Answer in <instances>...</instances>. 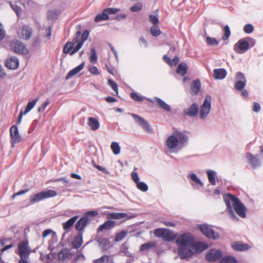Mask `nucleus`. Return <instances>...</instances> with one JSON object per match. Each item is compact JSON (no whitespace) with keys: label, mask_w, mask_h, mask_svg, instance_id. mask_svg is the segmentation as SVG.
<instances>
[{"label":"nucleus","mask_w":263,"mask_h":263,"mask_svg":"<svg viewBox=\"0 0 263 263\" xmlns=\"http://www.w3.org/2000/svg\"><path fill=\"white\" fill-rule=\"evenodd\" d=\"M157 246L156 242L154 241H149L146 243L142 244L140 246V250L142 252H148L153 249H155Z\"/></svg>","instance_id":"obj_27"},{"label":"nucleus","mask_w":263,"mask_h":263,"mask_svg":"<svg viewBox=\"0 0 263 263\" xmlns=\"http://www.w3.org/2000/svg\"><path fill=\"white\" fill-rule=\"evenodd\" d=\"M97 241L102 249H107L110 246V242L107 238L99 237L97 238Z\"/></svg>","instance_id":"obj_35"},{"label":"nucleus","mask_w":263,"mask_h":263,"mask_svg":"<svg viewBox=\"0 0 263 263\" xmlns=\"http://www.w3.org/2000/svg\"><path fill=\"white\" fill-rule=\"evenodd\" d=\"M11 8L15 12L16 14L18 16L22 11V9L16 4H13L11 2H9Z\"/></svg>","instance_id":"obj_53"},{"label":"nucleus","mask_w":263,"mask_h":263,"mask_svg":"<svg viewBox=\"0 0 263 263\" xmlns=\"http://www.w3.org/2000/svg\"><path fill=\"white\" fill-rule=\"evenodd\" d=\"M187 68L188 66L185 63H181L178 65L176 72L182 76H184L187 72Z\"/></svg>","instance_id":"obj_39"},{"label":"nucleus","mask_w":263,"mask_h":263,"mask_svg":"<svg viewBox=\"0 0 263 263\" xmlns=\"http://www.w3.org/2000/svg\"><path fill=\"white\" fill-rule=\"evenodd\" d=\"M246 156L247 161L252 170L256 169L260 166L261 162L257 155H254L250 153H247Z\"/></svg>","instance_id":"obj_15"},{"label":"nucleus","mask_w":263,"mask_h":263,"mask_svg":"<svg viewBox=\"0 0 263 263\" xmlns=\"http://www.w3.org/2000/svg\"><path fill=\"white\" fill-rule=\"evenodd\" d=\"M89 71L91 73V74H95V75H99L100 74V72L99 71V70L98 69V68L96 66H90L89 68V69H88Z\"/></svg>","instance_id":"obj_61"},{"label":"nucleus","mask_w":263,"mask_h":263,"mask_svg":"<svg viewBox=\"0 0 263 263\" xmlns=\"http://www.w3.org/2000/svg\"><path fill=\"white\" fill-rule=\"evenodd\" d=\"M81 35L80 31H77L76 37L72 40V41L66 43L63 48V52L65 54L69 53L70 55V52L74 48V44H77L79 42V37L80 36H81Z\"/></svg>","instance_id":"obj_14"},{"label":"nucleus","mask_w":263,"mask_h":263,"mask_svg":"<svg viewBox=\"0 0 263 263\" xmlns=\"http://www.w3.org/2000/svg\"><path fill=\"white\" fill-rule=\"evenodd\" d=\"M222 252L220 250L211 249L205 255L207 260L211 262L216 261L221 257Z\"/></svg>","instance_id":"obj_16"},{"label":"nucleus","mask_w":263,"mask_h":263,"mask_svg":"<svg viewBox=\"0 0 263 263\" xmlns=\"http://www.w3.org/2000/svg\"><path fill=\"white\" fill-rule=\"evenodd\" d=\"M38 101V99H35V100L29 102L26 106V107L24 111V114H27L28 113L35 105L36 102Z\"/></svg>","instance_id":"obj_44"},{"label":"nucleus","mask_w":263,"mask_h":263,"mask_svg":"<svg viewBox=\"0 0 263 263\" xmlns=\"http://www.w3.org/2000/svg\"><path fill=\"white\" fill-rule=\"evenodd\" d=\"M78 219V216H73L66 222L63 223V228L64 230L68 231Z\"/></svg>","instance_id":"obj_37"},{"label":"nucleus","mask_w":263,"mask_h":263,"mask_svg":"<svg viewBox=\"0 0 263 263\" xmlns=\"http://www.w3.org/2000/svg\"><path fill=\"white\" fill-rule=\"evenodd\" d=\"M155 101L157 102L160 107L162 109L166 110L167 111H170L171 110V107L169 105L166 103L164 101H163L161 99L158 97L154 98Z\"/></svg>","instance_id":"obj_38"},{"label":"nucleus","mask_w":263,"mask_h":263,"mask_svg":"<svg viewBox=\"0 0 263 263\" xmlns=\"http://www.w3.org/2000/svg\"><path fill=\"white\" fill-rule=\"evenodd\" d=\"M223 200L233 219H238L234 210L240 217H246L247 209L238 198L234 195L228 194L223 196Z\"/></svg>","instance_id":"obj_1"},{"label":"nucleus","mask_w":263,"mask_h":263,"mask_svg":"<svg viewBox=\"0 0 263 263\" xmlns=\"http://www.w3.org/2000/svg\"><path fill=\"white\" fill-rule=\"evenodd\" d=\"M234 50L238 54L245 53L248 49V43L246 38L239 40L234 45Z\"/></svg>","instance_id":"obj_13"},{"label":"nucleus","mask_w":263,"mask_h":263,"mask_svg":"<svg viewBox=\"0 0 263 263\" xmlns=\"http://www.w3.org/2000/svg\"><path fill=\"white\" fill-rule=\"evenodd\" d=\"M84 259H85V256L82 253H80L79 254H77L74 257V260L76 262L81 261V260H84Z\"/></svg>","instance_id":"obj_64"},{"label":"nucleus","mask_w":263,"mask_h":263,"mask_svg":"<svg viewBox=\"0 0 263 263\" xmlns=\"http://www.w3.org/2000/svg\"><path fill=\"white\" fill-rule=\"evenodd\" d=\"M151 33L154 36H157L161 34V30L158 25H154L151 28Z\"/></svg>","instance_id":"obj_46"},{"label":"nucleus","mask_w":263,"mask_h":263,"mask_svg":"<svg viewBox=\"0 0 263 263\" xmlns=\"http://www.w3.org/2000/svg\"><path fill=\"white\" fill-rule=\"evenodd\" d=\"M89 60L92 63H96L98 60V57L96 53L95 48H93L91 49V55L89 58Z\"/></svg>","instance_id":"obj_48"},{"label":"nucleus","mask_w":263,"mask_h":263,"mask_svg":"<svg viewBox=\"0 0 263 263\" xmlns=\"http://www.w3.org/2000/svg\"><path fill=\"white\" fill-rule=\"evenodd\" d=\"M127 234V231L125 230L117 233L115 238V241L118 242L122 240L126 237Z\"/></svg>","instance_id":"obj_45"},{"label":"nucleus","mask_w":263,"mask_h":263,"mask_svg":"<svg viewBox=\"0 0 263 263\" xmlns=\"http://www.w3.org/2000/svg\"><path fill=\"white\" fill-rule=\"evenodd\" d=\"M107 217L110 219H128L131 218V217L128 216L127 214L124 213H110L107 215Z\"/></svg>","instance_id":"obj_29"},{"label":"nucleus","mask_w":263,"mask_h":263,"mask_svg":"<svg viewBox=\"0 0 263 263\" xmlns=\"http://www.w3.org/2000/svg\"><path fill=\"white\" fill-rule=\"evenodd\" d=\"M108 83L109 86H111L112 89L118 94V87L117 83L115 82L111 79L108 80Z\"/></svg>","instance_id":"obj_56"},{"label":"nucleus","mask_w":263,"mask_h":263,"mask_svg":"<svg viewBox=\"0 0 263 263\" xmlns=\"http://www.w3.org/2000/svg\"><path fill=\"white\" fill-rule=\"evenodd\" d=\"M176 238V236L173 233V231L165 229V230L163 233V235L162 236V239L166 241H171L174 240Z\"/></svg>","instance_id":"obj_33"},{"label":"nucleus","mask_w":263,"mask_h":263,"mask_svg":"<svg viewBox=\"0 0 263 263\" xmlns=\"http://www.w3.org/2000/svg\"><path fill=\"white\" fill-rule=\"evenodd\" d=\"M110 148L115 155H117L120 154L121 147L117 142H112L111 143Z\"/></svg>","instance_id":"obj_43"},{"label":"nucleus","mask_w":263,"mask_h":263,"mask_svg":"<svg viewBox=\"0 0 263 263\" xmlns=\"http://www.w3.org/2000/svg\"><path fill=\"white\" fill-rule=\"evenodd\" d=\"M6 241V239H2L0 240V259L1 258V256L3 252L11 248L13 246V244H10L5 246Z\"/></svg>","instance_id":"obj_40"},{"label":"nucleus","mask_w":263,"mask_h":263,"mask_svg":"<svg viewBox=\"0 0 263 263\" xmlns=\"http://www.w3.org/2000/svg\"><path fill=\"white\" fill-rule=\"evenodd\" d=\"M199 228L203 234L210 239H216L219 237V234L215 232L211 227L208 224H201L199 226Z\"/></svg>","instance_id":"obj_10"},{"label":"nucleus","mask_w":263,"mask_h":263,"mask_svg":"<svg viewBox=\"0 0 263 263\" xmlns=\"http://www.w3.org/2000/svg\"><path fill=\"white\" fill-rule=\"evenodd\" d=\"M84 65L85 63L83 62L79 66H77L76 67L73 68L70 71H69L66 77V79L68 80L74 75L77 74L84 68Z\"/></svg>","instance_id":"obj_31"},{"label":"nucleus","mask_w":263,"mask_h":263,"mask_svg":"<svg viewBox=\"0 0 263 263\" xmlns=\"http://www.w3.org/2000/svg\"><path fill=\"white\" fill-rule=\"evenodd\" d=\"M208 248V244L205 242L193 241L188 249L181 248L179 256L182 259L191 257L193 254L199 253Z\"/></svg>","instance_id":"obj_3"},{"label":"nucleus","mask_w":263,"mask_h":263,"mask_svg":"<svg viewBox=\"0 0 263 263\" xmlns=\"http://www.w3.org/2000/svg\"><path fill=\"white\" fill-rule=\"evenodd\" d=\"M235 79L236 81L235 88L238 91L242 90L245 87L247 83L245 74L241 72H238L236 74Z\"/></svg>","instance_id":"obj_12"},{"label":"nucleus","mask_w":263,"mask_h":263,"mask_svg":"<svg viewBox=\"0 0 263 263\" xmlns=\"http://www.w3.org/2000/svg\"><path fill=\"white\" fill-rule=\"evenodd\" d=\"M130 97L134 100L137 102H142L143 100V97L136 92H132Z\"/></svg>","instance_id":"obj_52"},{"label":"nucleus","mask_w":263,"mask_h":263,"mask_svg":"<svg viewBox=\"0 0 263 263\" xmlns=\"http://www.w3.org/2000/svg\"><path fill=\"white\" fill-rule=\"evenodd\" d=\"M5 66L10 69H16L19 66V60L15 57H12L5 62Z\"/></svg>","instance_id":"obj_23"},{"label":"nucleus","mask_w":263,"mask_h":263,"mask_svg":"<svg viewBox=\"0 0 263 263\" xmlns=\"http://www.w3.org/2000/svg\"><path fill=\"white\" fill-rule=\"evenodd\" d=\"M136 184L137 187L140 191L142 192H146L148 190V186L147 185L142 181H139Z\"/></svg>","instance_id":"obj_47"},{"label":"nucleus","mask_w":263,"mask_h":263,"mask_svg":"<svg viewBox=\"0 0 263 263\" xmlns=\"http://www.w3.org/2000/svg\"><path fill=\"white\" fill-rule=\"evenodd\" d=\"M188 177L193 181V182L191 183V185L194 189H199L200 187L203 186V183L195 173H192L189 174Z\"/></svg>","instance_id":"obj_21"},{"label":"nucleus","mask_w":263,"mask_h":263,"mask_svg":"<svg viewBox=\"0 0 263 263\" xmlns=\"http://www.w3.org/2000/svg\"><path fill=\"white\" fill-rule=\"evenodd\" d=\"M247 42L248 43V47H253L256 44V41L252 38L248 37L246 38Z\"/></svg>","instance_id":"obj_62"},{"label":"nucleus","mask_w":263,"mask_h":263,"mask_svg":"<svg viewBox=\"0 0 263 263\" xmlns=\"http://www.w3.org/2000/svg\"><path fill=\"white\" fill-rule=\"evenodd\" d=\"M254 30V27L252 24H249L246 25L243 27V31L246 33H251Z\"/></svg>","instance_id":"obj_59"},{"label":"nucleus","mask_w":263,"mask_h":263,"mask_svg":"<svg viewBox=\"0 0 263 263\" xmlns=\"http://www.w3.org/2000/svg\"><path fill=\"white\" fill-rule=\"evenodd\" d=\"M88 125L90 127L91 129L93 131L97 130L100 127L99 120L94 117H89L88 119Z\"/></svg>","instance_id":"obj_30"},{"label":"nucleus","mask_w":263,"mask_h":263,"mask_svg":"<svg viewBox=\"0 0 263 263\" xmlns=\"http://www.w3.org/2000/svg\"><path fill=\"white\" fill-rule=\"evenodd\" d=\"M10 48L14 52L18 54L27 55L29 53L28 49L24 44L18 40L11 42Z\"/></svg>","instance_id":"obj_7"},{"label":"nucleus","mask_w":263,"mask_h":263,"mask_svg":"<svg viewBox=\"0 0 263 263\" xmlns=\"http://www.w3.org/2000/svg\"><path fill=\"white\" fill-rule=\"evenodd\" d=\"M10 137L11 139V144L12 147H14L15 143L21 142L22 138L19 135L17 127L16 125H13L10 129Z\"/></svg>","instance_id":"obj_17"},{"label":"nucleus","mask_w":263,"mask_h":263,"mask_svg":"<svg viewBox=\"0 0 263 263\" xmlns=\"http://www.w3.org/2000/svg\"><path fill=\"white\" fill-rule=\"evenodd\" d=\"M227 74V72L225 69L218 68L215 69L213 70V77L215 80H223Z\"/></svg>","instance_id":"obj_26"},{"label":"nucleus","mask_w":263,"mask_h":263,"mask_svg":"<svg viewBox=\"0 0 263 263\" xmlns=\"http://www.w3.org/2000/svg\"><path fill=\"white\" fill-rule=\"evenodd\" d=\"M201 87V83L198 79L194 80L191 84V89L192 95H197Z\"/></svg>","instance_id":"obj_34"},{"label":"nucleus","mask_w":263,"mask_h":263,"mask_svg":"<svg viewBox=\"0 0 263 263\" xmlns=\"http://www.w3.org/2000/svg\"><path fill=\"white\" fill-rule=\"evenodd\" d=\"M119 11V9L108 8L104 9L103 12L98 14L95 19L96 22H100L103 21H106L109 18V15L116 14Z\"/></svg>","instance_id":"obj_9"},{"label":"nucleus","mask_w":263,"mask_h":263,"mask_svg":"<svg viewBox=\"0 0 263 263\" xmlns=\"http://www.w3.org/2000/svg\"><path fill=\"white\" fill-rule=\"evenodd\" d=\"M165 229L157 228L154 230V233L155 236L158 238H162Z\"/></svg>","instance_id":"obj_50"},{"label":"nucleus","mask_w":263,"mask_h":263,"mask_svg":"<svg viewBox=\"0 0 263 263\" xmlns=\"http://www.w3.org/2000/svg\"><path fill=\"white\" fill-rule=\"evenodd\" d=\"M59 14V12L58 10H51L48 12V17L50 19H55L57 17Z\"/></svg>","instance_id":"obj_55"},{"label":"nucleus","mask_w":263,"mask_h":263,"mask_svg":"<svg viewBox=\"0 0 263 263\" xmlns=\"http://www.w3.org/2000/svg\"><path fill=\"white\" fill-rule=\"evenodd\" d=\"M109 260V257L107 255L102 256L100 258L97 259L95 263H108Z\"/></svg>","instance_id":"obj_54"},{"label":"nucleus","mask_w":263,"mask_h":263,"mask_svg":"<svg viewBox=\"0 0 263 263\" xmlns=\"http://www.w3.org/2000/svg\"><path fill=\"white\" fill-rule=\"evenodd\" d=\"M130 115L135 119L136 123L142 127L145 131L148 133L152 132L153 129L151 125L143 118L133 113H131Z\"/></svg>","instance_id":"obj_11"},{"label":"nucleus","mask_w":263,"mask_h":263,"mask_svg":"<svg viewBox=\"0 0 263 263\" xmlns=\"http://www.w3.org/2000/svg\"><path fill=\"white\" fill-rule=\"evenodd\" d=\"M73 256L70 250L67 248L62 249L58 253L59 259L63 261L67 260L72 258Z\"/></svg>","instance_id":"obj_22"},{"label":"nucleus","mask_w":263,"mask_h":263,"mask_svg":"<svg viewBox=\"0 0 263 263\" xmlns=\"http://www.w3.org/2000/svg\"><path fill=\"white\" fill-rule=\"evenodd\" d=\"M88 35L89 32L87 30H85L82 33L81 36V41H80L74 46V48L70 52V55H73L81 49L84 42L87 39Z\"/></svg>","instance_id":"obj_19"},{"label":"nucleus","mask_w":263,"mask_h":263,"mask_svg":"<svg viewBox=\"0 0 263 263\" xmlns=\"http://www.w3.org/2000/svg\"><path fill=\"white\" fill-rule=\"evenodd\" d=\"M137 170V168H135L134 171L132 172V173L131 174V177H132V180L135 183H137V182H138L140 180L138 173L136 171Z\"/></svg>","instance_id":"obj_51"},{"label":"nucleus","mask_w":263,"mask_h":263,"mask_svg":"<svg viewBox=\"0 0 263 263\" xmlns=\"http://www.w3.org/2000/svg\"><path fill=\"white\" fill-rule=\"evenodd\" d=\"M142 8V5L140 3H138L136 4L135 5L133 6L130 7V10L132 12H138L141 10Z\"/></svg>","instance_id":"obj_57"},{"label":"nucleus","mask_w":263,"mask_h":263,"mask_svg":"<svg viewBox=\"0 0 263 263\" xmlns=\"http://www.w3.org/2000/svg\"><path fill=\"white\" fill-rule=\"evenodd\" d=\"M49 104V101L47 100L44 102L41 106L38 108V112L43 111L46 107Z\"/></svg>","instance_id":"obj_63"},{"label":"nucleus","mask_w":263,"mask_h":263,"mask_svg":"<svg viewBox=\"0 0 263 263\" xmlns=\"http://www.w3.org/2000/svg\"><path fill=\"white\" fill-rule=\"evenodd\" d=\"M188 142L189 137L184 132L174 129L171 135L167 138L166 144L168 148L178 151L185 147Z\"/></svg>","instance_id":"obj_2"},{"label":"nucleus","mask_w":263,"mask_h":263,"mask_svg":"<svg viewBox=\"0 0 263 263\" xmlns=\"http://www.w3.org/2000/svg\"><path fill=\"white\" fill-rule=\"evenodd\" d=\"M17 34L20 39L28 40L31 36L32 29L29 26L24 25L17 31Z\"/></svg>","instance_id":"obj_18"},{"label":"nucleus","mask_w":263,"mask_h":263,"mask_svg":"<svg viewBox=\"0 0 263 263\" xmlns=\"http://www.w3.org/2000/svg\"><path fill=\"white\" fill-rule=\"evenodd\" d=\"M194 240V237L190 233H186L180 235L176 239V243L179 246L178 253L179 255V251L181 248L188 249L190 245Z\"/></svg>","instance_id":"obj_4"},{"label":"nucleus","mask_w":263,"mask_h":263,"mask_svg":"<svg viewBox=\"0 0 263 263\" xmlns=\"http://www.w3.org/2000/svg\"><path fill=\"white\" fill-rule=\"evenodd\" d=\"M216 174V173L215 171L213 170H208L207 171V175L209 179V181L210 183L215 185L216 184V180L215 178V176Z\"/></svg>","instance_id":"obj_41"},{"label":"nucleus","mask_w":263,"mask_h":263,"mask_svg":"<svg viewBox=\"0 0 263 263\" xmlns=\"http://www.w3.org/2000/svg\"><path fill=\"white\" fill-rule=\"evenodd\" d=\"M211 108V97L206 96L205 100L201 106L199 110V117L201 119H204L209 115Z\"/></svg>","instance_id":"obj_8"},{"label":"nucleus","mask_w":263,"mask_h":263,"mask_svg":"<svg viewBox=\"0 0 263 263\" xmlns=\"http://www.w3.org/2000/svg\"><path fill=\"white\" fill-rule=\"evenodd\" d=\"M83 243V232H79L78 235L75 236L72 241V245L74 248H79Z\"/></svg>","instance_id":"obj_28"},{"label":"nucleus","mask_w":263,"mask_h":263,"mask_svg":"<svg viewBox=\"0 0 263 263\" xmlns=\"http://www.w3.org/2000/svg\"><path fill=\"white\" fill-rule=\"evenodd\" d=\"M149 21L154 24V25H157L159 23L158 17L154 15H150L149 16Z\"/></svg>","instance_id":"obj_60"},{"label":"nucleus","mask_w":263,"mask_h":263,"mask_svg":"<svg viewBox=\"0 0 263 263\" xmlns=\"http://www.w3.org/2000/svg\"><path fill=\"white\" fill-rule=\"evenodd\" d=\"M31 253V248L29 246L28 241H23L20 242L15 251V253L19 255L20 258L22 259H28Z\"/></svg>","instance_id":"obj_6"},{"label":"nucleus","mask_w":263,"mask_h":263,"mask_svg":"<svg viewBox=\"0 0 263 263\" xmlns=\"http://www.w3.org/2000/svg\"><path fill=\"white\" fill-rule=\"evenodd\" d=\"M232 248L237 251H244L251 248V247L247 243L241 241H236L232 243Z\"/></svg>","instance_id":"obj_24"},{"label":"nucleus","mask_w":263,"mask_h":263,"mask_svg":"<svg viewBox=\"0 0 263 263\" xmlns=\"http://www.w3.org/2000/svg\"><path fill=\"white\" fill-rule=\"evenodd\" d=\"M84 65L85 63L83 62L79 66H77L76 67L73 68L70 71H69L66 77V79L68 80L74 75L77 74L84 68Z\"/></svg>","instance_id":"obj_32"},{"label":"nucleus","mask_w":263,"mask_h":263,"mask_svg":"<svg viewBox=\"0 0 263 263\" xmlns=\"http://www.w3.org/2000/svg\"><path fill=\"white\" fill-rule=\"evenodd\" d=\"M198 105L196 103H193L189 108L183 110L184 116L194 117L197 116L198 112Z\"/></svg>","instance_id":"obj_20"},{"label":"nucleus","mask_w":263,"mask_h":263,"mask_svg":"<svg viewBox=\"0 0 263 263\" xmlns=\"http://www.w3.org/2000/svg\"><path fill=\"white\" fill-rule=\"evenodd\" d=\"M206 41L207 44L211 46H216L219 44L218 41L215 38H212L209 36L206 38Z\"/></svg>","instance_id":"obj_49"},{"label":"nucleus","mask_w":263,"mask_h":263,"mask_svg":"<svg viewBox=\"0 0 263 263\" xmlns=\"http://www.w3.org/2000/svg\"><path fill=\"white\" fill-rule=\"evenodd\" d=\"M219 263H237V261L234 257L227 256L222 258Z\"/></svg>","instance_id":"obj_42"},{"label":"nucleus","mask_w":263,"mask_h":263,"mask_svg":"<svg viewBox=\"0 0 263 263\" xmlns=\"http://www.w3.org/2000/svg\"><path fill=\"white\" fill-rule=\"evenodd\" d=\"M57 195V193L54 190H48L47 191H43L32 195L30 197L29 201L31 203H34L47 198L54 197Z\"/></svg>","instance_id":"obj_5"},{"label":"nucleus","mask_w":263,"mask_h":263,"mask_svg":"<svg viewBox=\"0 0 263 263\" xmlns=\"http://www.w3.org/2000/svg\"><path fill=\"white\" fill-rule=\"evenodd\" d=\"M224 35H223L222 39L223 40H226L230 36V34H231L230 29V28L228 25H226L224 27Z\"/></svg>","instance_id":"obj_58"},{"label":"nucleus","mask_w":263,"mask_h":263,"mask_svg":"<svg viewBox=\"0 0 263 263\" xmlns=\"http://www.w3.org/2000/svg\"><path fill=\"white\" fill-rule=\"evenodd\" d=\"M115 226V222L112 220H107L99 226L98 231H102L104 230H109Z\"/></svg>","instance_id":"obj_36"},{"label":"nucleus","mask_w":263,"mask_h":263,"mask_svg":"<svg viewBox=\"0 0 263 263\" xmlns=\"http://www.w3.org/2000/svg\"><path fill=\"white\" fill-rule=\"evenodd\" d=\"M88 221L89 218L86 216H83L78 220L76 224V228L79 231V232H83Z\"/></svg>","instance_id":"obj_25"}]
</instances>
